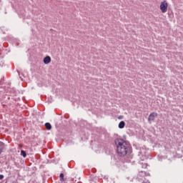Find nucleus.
<instances>
[{
  "instance_id": "20e7f679",
  "label": "nucleus",
  "mask_w": 183,
  "mask_h": 183,
  "mask_svg": "<svg viewBox=\"0 0 183 183\" xmlns=\"http://www.w3.org/2000/svg\"><path fill=\"white\" fill-rule=\"evenodd\" d=\"M44 64L46 65H48L51 62V56H46L44 59H43Z\"/></svg>"
},
{
  "instance_id": "39448f33",
  "label": "nucleus",
  "mask_w": 183,
  "mask_h": 183,
  "mask_svg": "<svg viewBox=\"0 0 183 183\" xmlns=\"http://www.w3.org/2000/svg\"><path fill=\"white\" fill-rule=\"evenodd\" d=\"M119 128L120 129H122L125 128V122H124V121L120 122L119 123Z\"/></svg>"
},
{
  "instance_id": "f03ea898",
  "label": "nucleus",
  "mask_w": 183,
  "mask_h": 183,
  "mask_svg": "<svg viewBox=\"0 0 183 183\" xmlns=\"http://www.w3.org/2000/svg\"><path fill=\"white\" fill-rule=\"evenodd\" d=\"M160 10L162 14H165L168 11V3L166 1H162L160 4Z\"/></svg>"
},
{
  "instance_id": "0eeeda50",
  "label": "nucleus",
  "mask_w": 183,
  "mask_h": 183,
  "mask_svg": "<svg viewBox=\"0 0 183 183\" xmlns=\"http://www.w3.org/2000/svg\"><path fill=\"white\" fill-rule=\"evenodd\" d=\"M4 144L2 142H0V154H2V151H4Z\"/></svg>"
},
{
  "instance_id": "6e6552de",
  "label": "nucleus",
  "mask_w": 183,
  "mask_h": 183,
  "mask_svg": "<svg viewBox=\"0 0 183 183\" xmlns=\"http://www.w3.org/2000/svg\"><path fill=\"white\" fill-rule=\"evenodd\" d=\"M21 155L25 158L26 157V152L24 150L21 151Z\"/></svg>"
},
{
  "instance_id": "423d86ee",
  "label": "nucleus",
  "mask_w": 183,
  "mask_h": 183,
  "mask_svg": "<svg viewBox=\"0 0 183 183\" xmlns=\"http://www.w3.org/2000/svg\"><path fill=\"white\" fill-rule=\"evenodd\" d=\"M45 127L46 129H48V131H51V129H52V126L51 125L50 123H46Z\"/></svg>"
},
{
  "instance_id": "7ed1b4c3",
  "label": "nucleus",
  "mask_w": 183,
  "mask_h": 183,
  "mask_svg": "<svg viewBox=\"0 0 183 183\" xmlns=\"http://www.w3.org/2000/svg\"><path fill=\"white\" fill-rule=\"evenodd\" d=\"M157 117H158L157 113L152 112V114H150L149 117H148V121H149V124H151V122L152 121H155V118H157Z\"/></svg>"
},
{
  "instance_id": "1a4fd4ad",
  "label": "nucleus",
  "mask_w": 183,
  "mask_h": 183,
  "mask_svg": "<svg viewBox=\"0 0 183 183\" xmlns=\"http://www.w3.org/2000/svg\"><path fill=\"white\" fill-rule=\"evenodd\" d=\"M60 181L61 182H64V181H65L64 179V174H60Z\"/></svg>"
},
{
  "instance_id": "9b49d317",
  "label": "nucleus",
  "mask_w": 183,
  "mask_h": 183,
  "mask_svg": "<svg viewBox=\"0 0 183 183\" xmlns=\"http://www.w3.org/2000/svg\"><path fill=\"white\" fill-rule=\"evenodd\" d=\"M4 178V175L3 174H0V179H2Z\"/></svg>"
},
{
  "instance_id": "9d476101",
  "label": "nucleus",
  "mask_w": 183,
  "mask_h": 183,
  "mask_svg": "<svg viewBox=\"0 0 183 183\" xmlns=\"http://www.w3.org/2000/svg\"><path fill=\"white\" fill-rule=\"evenodd\" d=\"M122 118H124L123 116H119V117H118V119H122Z\"/></svg>"
},
{
  "instance_id": "f257e3e1",
  "label": "nucleus",
  "mask_w": 183,
  "mask_h": 183,
  "mask_svg": "<svg viewBox=\"0 0 183 183\" xmlns=\"http://www.w3.org/2000/svg\"><path fill=\"white\" fill-rule=\"evenodd\" d=\"M115 144L118 155H119V157H125V155L128 152V148H129V144L124 139H117L115 140Z\"/></svg>"
}]
</instances>
